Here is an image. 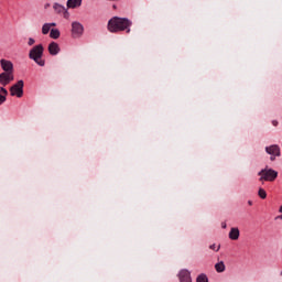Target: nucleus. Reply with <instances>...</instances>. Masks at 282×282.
Wrapping results in <instances>:
<instances>
[{
	"instance_id": "nucleus-1",
	"label": "nucleus",
	"mask_w": 282,
	"mask_h": 282,
	"mask_svg": "<svg viewBox=\"0 0 282 282\" xmlns=\"http://www.w3.org/2000/svg\"><path fill=\"white\" fill-rule=\"evenodd\" d=\"M133 25V22L127 18H119L113 17L108 21V30L112 32V34H116L118 32H127V34L131 33V26Z\"/></svg>"
},
{
	"instance_id": "nucleus-2",
	"label": "nucleus",
	"mask_w": 282,
	"mask_h": 282,
	"mask_svg": "<svg viewBox=\"0 0 282 282\" xmlns=\"http://www.w3.org/2000/svg\"><path fill=\"white\" fill-rule=\"evenodd\" d=\"M43 44L35 45L31 48L29 52V58L31 61H34L36 65H40V67H45V61L43 59V52H44Z\"/></svg>"
},
{
	"instance_id": "nucleus-3",
	"label": "nucleus",
	"mask_w": 282,
	"mask_h": 282,
	"mask_svg": "<svg viewBox=\"0 0 282 282\" xmlns=\"http://www.w3.org/2000/svg\"><path fill=\"white\" fill-rule=\"evenodd\" d=\"M258 175L260 176L259 182H274L279 177V172L273 169H263Z\"/></svg>"
},
{
	"instance_id": "nucleus-4",
	"label": "nucleus",
	"mask_w": 282,
	"mask_h": 282,
	"mask_svg": "<svg viewBox=\"0 0 282 282\" xmlns=\"http://www.w3.org/2000/svg\"><path fill=\"white\" fill-rule=\"evenodd\" d=\"M23 80H19L15 85L10 88L11 96H17V98H23Z\"/></svg>"
},
{
	"instance_id": "nucleus-5",
	"label": "nucleus",
	"mask_w": 282,
	"mask_h": 282,
	"mask_svg": "<svg viewBox=\"0 0 282 282\" xmlns=\"http://www.w3.org/2000/svg\"><path fill=\"white\" fill-rule=\"evenodd\" d=\"M84 30L85 29L83 28V24H80V22H73L72 23L73 39H79V36H83Z\"/></svg>"
},
{
	"instance_id": "nucleus-6",
	"label": "nucleus",
	"mask_w": 282,
	"mask_h": 282,
	"mask_svg": "<svg viewBox=\"0 0 282 282\" xmlns=\"http://www.w3.org/2000/svg\"><path fill=\"white\" fill-rule=\"evenodd\" d=\"M11 80H14V75L11 73H1L0 74V83L6 87L9 85Z\"/></svg>"
},
{
	"instance_id": "nucleus-7",
	"label": "nucleus",
	"mask_w": 282,
	"mask_h": 282,
	"mask_svg": "<svg viewBox=\"0 0 282 282\" xmlns=\"http://www.w3.org/2000/svg\"><path fill=\"white\" fill-rule=\"evenodd\" d=\"M0 65L4 73H12L14 70V65L8 59H1Z\"/></svg>"
},
{
	"instance_id": "nucleus-8",
	"label": "nucleus",
	"mask_w": 282,
	"mask_h": 282,
	"mask_svg": "<svg viewBox=\"0 0 282 282\" xmlns=\"http://www.w3.org/2000/svg\"><path fill=\"white\" fill-rule=\"evenodd\" d=\"M265 151L269 155H274L276 158L281 155V148L279 145L267 147Z\"/></svg>"
},
{
	"instance_id": "nucleus-9",
	"label": "nucleus",
	"mask_w": 282,
	"mask_h": 282,
	"mask_svg": "<svg viewBox=\"0 0 282 282\" xmlns=\"http://www.w3.org/2000/svg\"><path fill=\"white\" fill-rule=\"evenodd\" d=\"M61 52V46H58V43L56 42H51L48 44V53L51 56H56Z\"/></svg>"
},
{
	"instance_id": "nucleus-10",
	"label": "nucleus",
	"mask_w": 282,
	"mask_h": 282,
	"mask_svg": "<svg viewBox=\"0 0 282 282\" xmlns=\"http://www.w3.org/2000/svg\"><path fill=\"white\" fill-rule=\"evenodd\" d=\"M178 279L180 282H193V280L191 279V272L188 270H182L178 273Z\"/></svg>"
},
{
	"instance_id": "nucleus-11",
	"label": "nucleus",
	"mask_w": 282,
	"mask_h": 282,
	"mask_svg": "<svg viewBox=\"0 0 282 282\" xmlns=\"http://www.w3.org/2000/svg\"><path fill=\"white\" fill-rule=\"evenodd\" d=\"M239 228L232 227L229 231V239H231V241H237V239H239Z\"/></svg>"
},
{
	"instance_id": "nucleus-12",
	"label": "nucleus",
	"mask_w": 282,
	"mask_h": 282,
	"mask_svg": "<svg viewBox=\"0 0 282 282\" xmlns=\"http://www.w3.org/2000/svg\"><path fill=\"white\" fill-rule=\"evenodd\" d=\"M52 28H56V23L52 22V23H44L42 26V34H50V31L52 30Z\"/></svg>"
},
{
	"instance_id": "nucleus-13",
	"label": "nucleus",
	"mask_w": 282,
	"mask_h": 282,
	"mask_svg": "<svg viewBox=\"0 0 282 282\" xmlns=\"http://www.w3.org/2000/svg\"><path fill=\"white\" fill-rule=\"evenodd\" d=\"M83 0H68L67 8H80Z\"/></svg>"
},
{
	"instance_id": "nucleus-14",
	"label": "nucleus",
	"mask_w": 282,
	"mask_h": 282,
	"mask_svg": "<svg viewBox=\"0 0 282 282\" xmlns=\"http://www.w3.org/2000/svg\"><path fill=\"white\" fill-rule=\"evenodd\" d=\"M51 39H61V31L58 29H52L50 32Z\"/></svg>"
},
{
	"instance_id": "nucleus-15",
	"label": "nucleus",
	"mask_w": 282,
	"mask_h": 282,
	"mask_svg": "<svg viewBox=\"0 0 282 282\" xmlns=\"http://www.w3.org/2000/svg\"><path fill=\"white\" fill-rule=\"evenodd\" d=\"M53 10H55L57 14H63L65 12V8L63 7V4H58V3H55L53 6Z\"/></svg>"
},
{
	"instance_id": "nucleus-16",
	"label": "nucleus",
	"mask_w": 282,
	"mask_h": 282,
	"mask_svg": "<svg viewBox=\"0 0 282 282\" xmlns=\"http://www.w3.org/2000/svg\"><path fill=\"white\" fill-rule=\"evenodd\" d=\"M216 272H225L226 271V264H224V261L218 262L215 264Z\"/></svg>"
},
{
	"instance_id": "nucleus-17",
	"label": "nucleus",
	"mask_w": 282,
	"mask_h": 282,
	"mask_svg": "<svg viewBox=\"0 0 282 282\" xmlns=\"http://www.w3.org/2000/svg\"><path fill=\"white\" fill-rule=\"evenodd\" d=\"M258 195H259V197H260L261 199H265V197H268V193H265V189H263V188H260V189L258 191Z\"/></svg>"
},
{
	"instance_id": "nucleus-18",
	"label": "nucleus",
	"mask_w": 282,
	"mask_h": 282,
	"mask_svg": "<svg viewBox=\"0 0 282 282\" xmlns=\"http://www.w3.org/2000/svg\"><path fill=\"white\" fill-rule=\"evenodd\" d=\"M196 282H208V276H206V274H200L197 276Z\"/></svg>"
},
{
	"instance_id": "nucleus-19",
	"label": "nucleus",
	"mask_w": 282,
	"mask_h": 282,
	"mask_svg": "<svg viewBox=\"0 0 282 282\" xmlns=\"http://www.w3.org/2000/svg\"><path fill=\"white\" fill-rule=\"evenodd\" d=\"M219 248H220V247H219V246L217 247V245H215V243L212 245V246H209V249H210V250H215L216 252H219Z\"/></svg>"
},
{
	"instance_id": "nucleus-20",
	"label": "nucleus",
	"mask_w": 282,
	"mask_h": 282,
	"mask_svg": "<svg viewBox=\"0 0 282 282\" xmlns=\"http://www.w3.org/2000/svg\"><path fill=\"white\" fill-rule=\"evenodd\" d=\"M34 43H36V41L34 39L30 37L29 41H28V45L30 47H32V45H34Z\"/></svg>"
},
{
	"instance_id": "nucleus-21",
	"label": "nucleus",
	"mask_w": 282,
	"mask_h": 282,
	"mask_svg": "<svg viewBox=\"0 0 282 282\" xmlns=\"http://www.w3.org/2000/svg\"><path fill=\"white\" fill-rule=\"evenodd\" d=\"M62 14H63L64 19H69V11H67V9H65Z\"/></svg>"
},
{
	"instance_id": "nucleus-22",
	"label": "nucleus",
	"mask_w": 282,
	"mask_h": 282,
	"mask_svg": "<svg viewBox=\"0 0 282 282\" xmlns=\"http://www.w3.org/2000/svg\"><path fill=\"white\" fill-rule=\"evenodd\" d=\"M0 94H3L2 96L7 97L8 96V90L3 87L0 88Z\"/></svg>"
},
{
	"instance_id": "nucleus-23",
	"label": "nucleus",
	"mask_w": 282,
	"mask_h": 282,
	"mask_svg": "<svg viewBox=\"0 0 282 282\" xmlns=\"http://www.w3.org/2000/svg\"><path fill=\"white\" fill-rule=\"evenodd\" d=\"M6 102V96L0 95V105H3Z\"/></svg>"
},
{
	"instance_id": "nucleus-24",
	"label": "nucleus",
	"mask_w": 282,
	"mask_h": 282,
	"mask_svg": "<svg viewBox=\"0 0 282 282\" xmlns=\"http://www.w3.org/2000/svg\"><path fill=\"white\" fill-rule=\"evenodd\" d=\"M272 124H273V127H279V121L273 120V121H272Z\"/></svg>"
},
{
	"instance_id": "nucleus-25",
	"label": "nucleus",
	"mask_w": 282,
	"mask_h": 282,
	"mask_svg": "<svg viewBox=\"0 0 282 282\" xmlns=\"http://www.w3.org/2000/svg\"><path fill=\"white\" fill-rule=\"evenodd\" d=\"M221 228H224V229H226V228H227L226 223H221Z\"/></svg>"
},
{
	"instance_id": "nucleus-26",
	"label": "nucleus",
	"mask_w": 282,
	"mask_h": 282,
	"mask_svg": "<svg viewBox=\"0 0 282 282\" xmlns=\"http://www.w3.org/2000/svg\"><path fill=\"white\" fill-rule=\"evenodd\" d=\"M274 160H275V156H274V155H271L270 161H271V162H274Z\"/></svg>"
},
{
	"instance_id": "nucleus-27",
	"label": "nucleus",
	"mask_w": 282,
	"mask_h": 282,
	"mask_svg": "<svg viewBox=\"0 0 282 282\" xmlns=\"http://www.w3.org/2000/svg\"><path fill=\"white\" fill-rule=\"evenodd\" d=\"M248 205H249V206H252V200H248Z\"/></svg>"
},
{
	"instance_id": "nucleus-28",
	"label": "nucleus",
	"mask_w": 282,
	"mask_h": 282,
	"mask_svg": "<svg viewBox=\"0 0 282 282\" xmlns=\"http://www.w3.org/2000/svg\"><path fill=\"white\" fill-rule=\"evenodd\" d=\"M280 219H282V216H280Z\"/></svg>"
},
{
	"instance_id": "nucleus-29",
	"label": "nucleus",
	"mask_w": 282,
	"mask_h": 282,
	"mask_svg": "<svg viewBox=\"0 0 282 282\" xmlns=\"http://www.w3.org/2000/svg\"><path fill=\"white\" fill-rule=\"evenodd\" d=\"M280 274H281V276H282V271H281V273H280Z\"/></svg>"
}]
</instances>
